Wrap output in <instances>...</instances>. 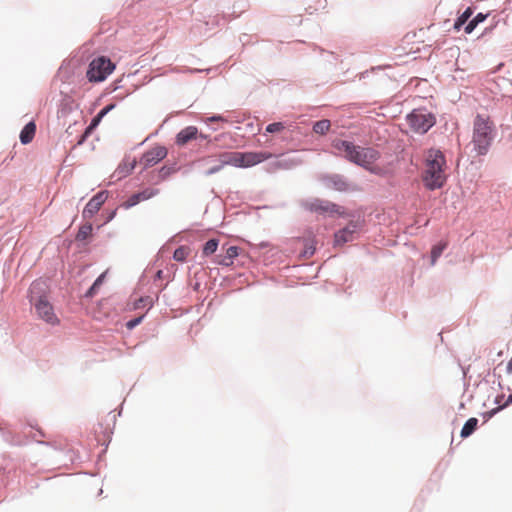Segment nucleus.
Masks as SVG:
<instances>
[{"instance_id":"obj_1","label":"nucleus","mask_w":512,"mask_h":512,"mask_svg":"<svg viewBox=\"0 0 512 512\" xmlns=\"http://www.w3.org/2000/svg\"><path fill=\"white\" fill-rule=\"evenodd\" d=\"M331 147L335 154L346 160H378L379 152L369 146L364 140L349 136L345 139L336 138Z\"/></svg>"},{"instance_id":"obj_2","label":"nucleus","mask_w":512,"mask_h":512,"mask_svg":"<svg viewBox=\"0 0 512 512\" xmlns=\"http://www.w3.org/2000/svg\"><path fill=\"white\" fill-rule=\"evenodd\" d=\"M218 138L198 131L196 126H187L175 136V144L179 147L188 146L197 153H212L217 146Z\"/></svg>"},{"instance_id":"obj_3","label":"nucleus","mask_w":512,"mask_h":512,"mask_svg":"<svg viewBox=\"0 0 512 512\" xmlns=\"http://www.w3.org/2000/svg\"><path fill=\"white\" fill-rule=\"evenodd\" d=\"M496 131L494 124L489 117L477 114L473 125V145L478 156H484L490 149L495 138Z\"/></svg>"},{"instance_id":"obj_4","label":"nucleus","mask_w":512,"mask_h":512,"mask_svg":"<svg viewBox=\"0 0 512 512\" xmlns=\"http://www.w3.org/2000/svg\"><path fill=\"white\" fill-rule=\"evenodd\" d=\"M446 162H426L422 171V181L429 190L439 189L444 186L447 175Z\"/></svg>"},{"instance_id":"obj_5","label":"nucleus","mask_w":512,"mask_h":512,"mask_svg":"<svg viewBox=\"0 0 512 512\" xmlns=\"http://www.w3.org/2000/svg\"><path fill=\"white\" fill-rule=\"evenodd\" d=\"M406 120L414 132L422 135L427 133L436 124L435 115L426 109H413L406 116Z\"/></svg>"},{"instance_id":"obj_6","label":"nucleus","mask_w":512,"mask_h":512,"mask_svg":"<svg viewBox=\"0 0 512 512\" xmlns=\"http://www.w3.org/2000/svg\"><path fill=\"white\" fill-rule=\"evenodd\" d=\"M114 69L115 64L109 58L100 56L90 62L86 77L90 82H102Z\"/></svg>"},{"instance_id":"obj_7","label":"nucleus","mask_w":512,"mask_h":512,"mask_svg":"<svg viewBox=\"0 0 512 512\" xmlns=\"http://www.w3.org/2000/svg\"><path fill=\"white\" fill-rule=\"evenodd\" d=\"M303 206L305 209H307L311 212L319 213V214H328V215L338 214L341 216L344 215V211L342 210V208L340 206H338L332 202L317 199V198L309 200V201H305L303 203Z\"/></svg>"},{"instance_id":"obj_8","label":"nucleus","mask_w":512,"mask_h":512,"mask_svg":"<svg viewBox=\"0 0 512 512\" xmlns=\"http://www.w3.org/2000/svg\"><path fill=\"white\" fill-rule=\"evenodd\" d=\"M35 310L39 318L50 325L59 324V319L54 312L53 306L45 297H39L34 303Z\"/></svg>"},{"instance_id":"obj_9","label":"nucleus","mask_w":512,"mask_h":512,"mask_svg":"<svg viewBox=\"0 0 512 512\" xmlns=\"http://www.w3.org/2000/svg\"><path fill=\"white\" fill-rule=\"evenodd\" d=\"M108 198V191H100L98 192L90 201L86 204L83 210L84 218H92L101 208V206L105 203Z\"/></svg>"},{"instance_id":"obj_10","label":"nucleus","mask_w":512,"mask_h":512,"mask_svg":"<svg viewBox=\"0 0 512 512\" xmlns=\"http://www.w3.org/2000/svg\"><path fill=\"white\" fill-rule=\"evenodd\" d=\"M159 193L158 189L155 188H146L143 191L139 193H135L132 196H130L123 204L122 206L125 209H129L138 203L148 200L154 196H156Z\"/></svg>"},{"instance_id":"obj_11","label":"nucleus","mask_w":512,"mask_h":512,"mask_svg":"<svg viewBox=\"0 0 512 512\" xmlns=\"http://www.w3.org/2000/svg\"><path fill=\"white\" fill-rule=\"evenodd\" d=\"M358 229V224L351 222L348 226L343 228L342 230L338 231L335 234V244L336 245H343L349 241H352L354 239V233H356Z\"/></svg>"},{"instance_id":"obj_12","label":"nucleus","mask_w":512,"mask_h":512,"mask_svg":"<svg viewBox=\"0 0 512 512\" xmlns=\"http://www.w3.org/2000/svg\"><path fill=\"white\" fill-rule=\"evenodd\" d=\"M168 154V150L165 146L156 145L146 151L140 160H165Z\"/></svg>"},{"instance_id":"obj_13","label":"nucleus","mask_w":512,"mask_h":512,"mask_svg":"<svg viewBox=\"0 0 512 512\" xmlns=\"http://www.w3.org/2000/svg\"><path fill=\"white\" fill-rule=\"evenodd\" d=\"M239 255V248L237 246H230L226 249L225 255L217 257V263L222 266H230L233 264V259Z\"/></svg>"},{"instance_id":"obj_14","label":"nucleus","mask_w":512,"mask_h":512,"mask_svg":"<svg viewBox=\"0 0 512 512\" xmlns=\"http://www.w3.org/2000/svg\"><path fill=\"white\" fill-rule=\"evenodd\" d=\"M35 132L36 124L34 121L28 122L20 132L19 138L21 143L24 145L30 143L35 136Z\"/></svg>"},{"instance_id":"obj_15","label":"nucleus","mask_w":512,"mask_h":512,"mask_svg":"<svg viewBox=\"0 0 512 512\" xmlns=\"http://www.w3.org/2000/svg\"><path fill=\"white\" fill-rule=\"evenodd\" d=\"M135 168V162H124L118 166L113 174L116 180H120L129 175Z\"/></svg>"},{"instance_id":"obj_16","label":"nucleus","mask_w":512,"mask_h":512,"mask_svg":"<svg viewBox=\"0 0 512 512\" xmlns=\"http://www.w3.org/2000/svg\"><path fill=\"white\" fill-rule=\"evenodd\" d=\"M488 14H484L482 12L477 13L464 27V31L466 34H471L475 28L482 22L486 20Z\"/></svg>"},{"instance_id":"obj_17","label":"nucleus","mask_w":512,"mask_h":512,"mask_svg":"<svg viewBox=\"0 0 512 512\" xmlns=\"http://www.w3.org/2000/svg\"><path fill=\"white\" fill-rule=\"evenodd\" d=\"M218 160H259L256 156L246 159L245 155L237 151H224L218 155Z\"/></svg>"},{"instance_id":"obj_18","label":"nucleus","mask_w":512,"mask_h":512,"mask_svg":"<svg viewBox=\"0 0 512 512\" xmlns=\"http://www.w3.org/2000/svg\"><path fill=\"white\" fill-rule=\"evenodd\" d=\"M473 14V8L467 7L454 21L453 28L459 31Z\"/></svg>"},{"instance_id":"obj_19","label":"nucleus","mask_w":512,"mask_h":512,"mask_svg":"<svg viewBox=\"0 0 512 512\" xmlns=\"http://www.w3.org/2000/svg\"><path fill=\"white\" fill-rule=\"evenodd\" d=\"M477 425H478L477 418H474V417L469 418L461 430V433H460L461 437L467 438L470 435H472L474 433V431L477 429Z\"/></svg>"},{"instance_id":"obj_20","label":"nucleus","mask_w":512,"mask_h":512,"mask_svg":"<svg viewBox=\"0 0 512 512\" xmlns=\"http://www.w3.org/2000/svg\"><path fill=\"white\" fill-rule=\"evenodd\" d=\"M327 186L332 187L338 191H345L347 189L346 182L339 176H329L325 179Z\"/></svg>"},{"instance_id":"obj_21","label":"nucleus","mask_w":512,"mask_h":512,"mask_svg":"<svg viewBox=\"0 0 512 512\" xmlns=\"http://www.w3.org/2000/svg\"><path fill=\"white\" fill-rule=\"evenodd\" d=\"M331 123L328 119H322L319 121H316L313 124V132L319 135H325L329 129H330Z\"/></svg>"},{"instance_id":"obj_22","label":"nucleus","mask_w":512,"mask_h":512,"mask_svg":"<svg viewBox=\"0 0 512 512\" xmlns=\"http://www.w3.org/2000/svg\"><path fill=\"white\" fill-rule=\"evenodd\" d=\"M446 242H440L432 247L431 250V265H434L437 259L441 256L442 252L446 248Z\"/></svg>"},{"instance_id":"obj_23","label":"nucleus","mask_w":512,"mask_h":512,"mask_svg":"<svg viewBox=\"0 0 512 512\" xmlns=\"http://www.w3.org/2000/svg\"><path fill=\"white\" fill-rule=\"evenodd\" d=\"M92 225L90 223L84 224L79 228V231L76 235V239L79 241L86 240L92 233Z\"/></svg>"},{"instance_id":"obj_24","label":"nucleus","mask_w":512,"mask_h":512,"mask_svg":"<svg viewBox=\"0 0 512 512\" xmlns=\"http://www.w3.org/2000/svg\"><path fill=\"white\" fill-rule=\"evenodd\" d=\"M425 160H445V155L438 148H430L427 151Z\"/></svg>"},{"instance_id":"obj_25","label":"nucleus","mask_w":512,"mask_h":512,"mask_svg":"<svg viewBox=\"0 0 512 512\" xmlns=\"http://www.w3.org/2000/svg\"><path fill=\"white\" fill-rule=\"evenodd\" d=\"M188 254L189 248L186 246H180L174 251L173 258L176 261L183 262L186 260Z\"/></svg>"},{"instance_id":"obj_26","label":"nucleus","mask_w":512,"mask_h":512,"mask_svg":"<svg viewBox=\"0 0 512 512\" xmlns=\"http://www.w3.org/2000/svg\"><path fill=\"white\" fill-rule=\"evenodd\" d=\"M218 248V240L210 239L207 241L203 247V254L205 256L211 255L216 252Z\"/></svg>"},{"instance_id":"obj_27","label":"nucleus","mask_w":512,"mask_h":512,"mask_svg":"<svg viewBox=\"0 0 512 512\" xmlns=\"http://www.w3.org/2000/svg\"><path fill=\"white\" fill-rule=\"evenodd\" d=\"M285 127V122H273L266 126L265 132L272 134L284 130Z\"/></svg>"},{"instance_id":"obj_28","label":"nucleus","mask_w":512,"mask_h":512,"mask_svg":"<svg viewBox=\"0 0 512 512\" xmlns=\"http://www.w3.org/2000/svg\"><path fill=\"white\" fill-rule=\"evenodd\" d=\"M153 304V301H152V298L147 296V297H141L139 298L138 300L135 301L134 303V309H139V308H143V307H146L148 306L149 308L152 306Z\"/></svg>"},{"instance_id":"obj_29","label":"nucleus","mask_w":512,"mask_h":512,"mask_svg":"<svg viewBox=\"0 0 512 512\" xmlns=\"http://www.w3.org/2000/svg\"><path fill=\"white\" fill-rule=\"evenodd\" d=\"M364 169L375 173V174H382L383 171L378 167L377 162H361Z\"/></svg>"},{"instance_id":"obj_30","label":"nucleus","mask_w":512,"mask_h":512,"mask_svg":"<svg viewBox=\"0 0 512 512\" xmlns=\"http://www.w3.org/2000/svg\"><path fill=\"white\" fill-rule=\"evenodd\" d=\"M494 83L499 87V90H505L507 86H510L511 83L508 79L504 77H497V79L494 80Z\"/></svg>"},{"instance_id":"obj_31","label":"nucleus","mask_w":512,"mask_h":512,"mask_svg":"<svg viewBox=\"0 0 512 512\" xmlns=\"http://www.w3.org/2000/svg\"><path fill=\"white\" fill-rule=\"evenodd\" d=\"M143 318H144V316L142 315L140 317H136V318L128 321L126 323L127 329L132 330L133 328H135L137 325H139L142 322Z\"/></svg>"},{"instance_id":"obj_32","label":"nucleus","mask_w":512,"mask_h":512,"mask_svg":"<svg viewBox=\"0 0 512 512\" xmlns=\"http://www.w3.org/2000/svg\"><path fill=\"white\" fill-rule=\"evenodd\" d=\"M115 108V104H109L103 107L97 115L100 116L101 119H103L111 110Z\"/></svg>"},{"instance_id":"obj_33","label":"nucleus","mask_w":512,"mask_h":512,"mask_svg":"<svg viewBox=\"0 0 512 512\" xmlns=\"http://www.w3.org/2000/svg\"><path fill=\"white\" fill-rule=\"evenodd\" d=\"M41 285H42V283H41V282H33V283H32V285H31V287H30V294H31V296H30V300H31V302H33V301H34V293L36 292V290H38V289H39V287H40Z\"/></svg>"},{"instance_id":"obj_34","label":"nucleus","mask_w":512,"mask_h":512,"mask_svg":"<svg viewBox=\"0 0 512 512\" xmlns=\"http://www.w3.org/2000/svg\"><path fill=\"white\" fill-rule=\"evenodd\" d=\"M205 122L206 123H208V122H227V120L221 115H213L211 117H208L205 120Z\"/></svg>"},{"instance_id":"obj_35","label":"nucleus","mask_w":512,"mask_h":512,"mask_svg":"<svg viewBox=\"0 0 512 512\" xmlns=\"http://www.w3.org/2000/svg\"><path fill=\"white\" fill-rule=\"evenodd\" d=\"M101 120H102V119L100 118V116H98V115L96 114V115L91 119L90 124L92 125V127L96 128V127L100 124Z\"/></svg>"},{"instance_id":"obj_36","label":"nucleus","mask_w":512,"mask_h":512,"mask_svg":"<svg viewBox=\"0 0 512 512\" xmlns=\"http://www.w3.org/2000/svg\"><path fill=\"white\" fill-rule=\"evenodd\" d=\"M93 129H95V128H94V127H92V125H91V124H89V125L87 126V128L85 129V132H84V134H83V136H82V139H81L78 143H79V144H80V143H82V141H83V140H84V139H85V138H86V137L91 133V131H92Z\"/></svg>"},{"instance_id":"obj_37","label":"nucleus","mask_w":512,"mask_h":512,"mask_svg":"<svg viewBox=\"0 0 512 512\" xmlns=\"http://www.w3.org/2000/svg\"><path fill=\"white\" fill-rule=\"evenodd\" d=\"M93 129H95V128H94V127H92V125H91V124H89V125L87 126V128L85 129V132H84V134H83V136H82V139H81L78 143H79V144H80V143H82V141H83V140H84V139H85V138H86V137L91 133V131H92Z\"/></svg>"},{"instance_id":"obj_38","label":"nucleus","mask_w":512,"mask_h":512,"mask_svg":"<svg viewBox=\"0 0 512 512\" xmlns=\"http://www.w3.org/2000/svg\"><path fill=\"white\" fill-rule=\"evenodd\" d=\"M105 276H106V272L102 273L94 282L95 286H97L98 288L100 287V285L103 283L104 279H105Z\"/></svg>"},{"instance_id":"obj_39","label":"nucleus","mask_w":512,"mask_h":512,"mask_svg":"<svg viewBox=\"0 0 512 512\" xmlns=\"http://www.w3.org/2000/svg\"><path fill=\"white\" fill-rule=\"evenodd\" d=\"M98 289L97 286H95V284L93 283V285L90 287V289L87 291V296H93L96 292V290Z\"/></svg>"},{"instance_id":"obj_40","label":"nucleus","mask_w":512,"mask_h":512,"mask_svg":"<svg viewBox=\"0 0 512 512\" xmlns=\"http://www.w3.org/2000/svg\"><path fill=\"white\" fill-rule=\"evenodd\" d=\"M239 163H240V164H239V167H243V168H245V167H249V166H251V165H254V164H256L257 162H256V161H253V162H239Z\"/></svg>"},{"instance_id":"obj_41","label":"nucleus","mask_w":512,"mask_h":512,"mask_svg":"<svg viewBox=\"0 0 512 512\" xmlns=\"http://www.w3.org/2000/svg\"><path fill=\"white\" fill-rule=\"evenodd\" d=\"M506 372L508 374H512V358L508 361V363L506 365Z\"/></svg>"},{"instance_id":"obj_42","label":"nucleus","mask_w":512,"mask_h":512,"mask_svg":"<svg viewBox=\"0 0 512 512\" xmlns=\"http://www.w3.org/2000/svg\"><path fill=\"white\" fill-rule=\"evenodd\" d=\"M121 81H122V80H115V81L113 82V86H114L113 90H117V89H119V88H121V87H122V86H121Z\"/></svg>"},{"instance_id":"obj_43","label":"nucleus","mask_w":512,"mask_h":512,"mask_svg":"<svg viewBox=\"0 0 512 512\" xmlns=\"http://www.w3.org/2000/svg\"><path fill=\"white\" fill-rule=\"evenodd\" d=\"M509 404H512V393L508 396L504 406H508Z\"/></svg>"},{"instance_id":"obj_44","label":"nucleus","mask_w":512,"mask_h":512,"mask_svg":"<svg viewBox=\"0 0 512 512\" xmlns=\"http://www.w3.org/2000/svg\"><path fill=\"white\" fill-rule=\"evenodd\" d=\"M189 71L191 73H197V72H202L203 70H201V69H190Z\"/></svg>"},{"instance_id":"obj_45","label":"nucleus","mask_w":512,"mask_h":512,"mask_svg":"<svg viewBox=\"0 0 512 512\" xmlns=\"http://www.w3.org/2000/svg\"><path fill=\"white\" fill-rule=\"evenodd\" d=\"M162 273H163L162 270H159L156 274V277L159 279L162 278Z\"/></svg>"},{"instance_id":"obj_46","label":"nucleus","mask_w":512,"mask_h":512,"mask_svg":"<svg viewBox=\"0 0 512 512\" xmlns=\"http://www.w3.org/2000/svg\"><path fill=\"white\" fill-rule=\"evenodd\" d=\"M219 169H220V167L213 168V169H211V170L209 171V173H214V172L218 171Z\"/></svg>"},{"instance_id":"obj_47","label":"nucleus","mask_w":512,"mask_h":512,"mask_svg":"<svg viewBox=\"0 0 512 512\" xmlns=\"http://www.w3.org/2000/svg\"><path fill=\"white\" fill-rule=\"evenodd\" d=\"M503 66V63H500L497 67V70L500 69Z\"/></svg>"},{"instance_id":"obj_48","label":"nucleus","mask_w":512,"mask_h":512,"mask_svg":"<svg viewBox=\"0 0 512 512\" xmlns=\"http://www.w3.org/2000/svg\"><path fill=\"white\" fill-rule=\"evenodd\" d=\"M510 139L512 140V131H511V134H510Z\"/></svg>"}]
</instances>
